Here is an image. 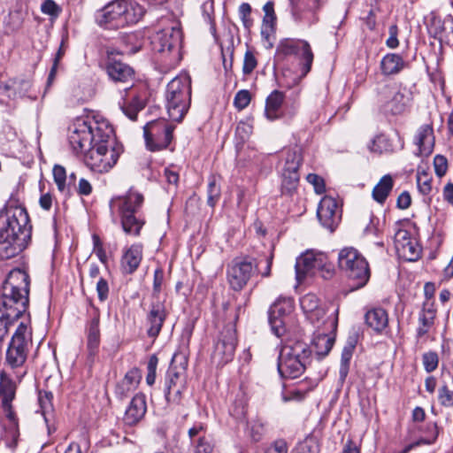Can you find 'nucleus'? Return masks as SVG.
I'll return each instance as SVG.
<instances>
[{"mask_svg": "<svg viewBox=\"0 0 453 453\" xmlns=\"http://www.w3.org/2000/svg\"><path fill=\"white\" fill-rule=\"evenodd\" d=\"M29 276L20 269L10 272L2 287L0 311V343L8 334L11 326L27 311L29 303Z\"/></svg>", "mask_w": 453, "mask_h": 453, "instance_id": "f257e3e1", "label": "nucleus"}, {"mask_svg": "<svg viewBox=\"0 0 453 453\" xmlns=\"http://www.w3.org/2000/svg\"><path fill=\"white\" fill-rule=\"evenodd\" d=\"M32 226L27 210L22 206H6L0 212V257H15L27 245Z\"/></svg>", "mask_w": 453, "mask_h": 453, "instance_id": "f03ea898", "label": "nucleus"}, {"mask_svg": "<svg viewBox=\"0 0 453 453\" xmlns=\"http://www.w3.org/2000/svg\"><path fill=\"white\" fill-rule=\"evenodd\" d=\"M113 127L100 116L77 118L69 127L68 141L75 153H86L95 143L111 142Z\"/></svg>", "mask_w": 453, "mask_h": 453, "instance_id": "7ed1b4c3", "label": "nucleus"}, {"mask_svg": "<svg viewBox=\"0 0 453 453\" xmlns=\"http://www.w3.org/2000/svg\"><path fill=\"white\" fill-rule=\"evenodd\" d=\"M314 55L307 41L285 38V81L289 87L295 86L311 69Z\"/></svg>", "mask_w": 453, "mask_h": 453, "instance_id": "20e7f679", "label": "nucleus"}, {"mask_svg": "<svg viewBox=\"0 0 453 453\" xmlns=\"http://www.w3.org/2000/svg\"><path fill=\"white\" fill-rule=\"evenodd\" d=\"M32 344L31 329L27 323L20 322L8 343L4 363L18 382L27 373V361Z\"/></svg>", "mask_w": 453, "mask_h": 453, "instance_id": "39448f33", "label": "nucleus"}, {"mask_svg": "<svg viewBox=\"0 0 453 453\" xmlns=\"http://www.w3.org/2000/svg\"><path fill=\"white\" fill-rule=\"evenodd\" d=\"M144 12L135 0H113L102 9L97 22L106 29L124 28L138 23Z\"/></svg>", "mask_w": 453, "mask_h": 453, "instance_id": "423d86ee", "label": "nucleus"}, {"mask_svg": "<svg viewBox=\"0 0 453 453\" xmlns=\"http://www.w3.org/2000/svg\"><path fill=\"white\" fill-rule=\"evenodd\" d=\"M143 196L130 189L125 196L114 197L110 202L112 213H118L123 231L127 234L138 236L144 221L136 216L143 203Z\"/></svg>", "mask_w": 453, "mask_h": 453, "instance_id": "0eeeda50", "label": "nucleus"}, {"mask_svg": "<svg viewBox=\"0 0 453 453\" xmlns=\"http://www.w3.org/2000/svg\"><path fill=\"white\" fill-rule=\"evenodd\" d=\"M165 100L169 118L180 122L191 102V80L187 73L176 76L167 84Z\"/></svg>", "mask_w": 453, "mask_h": 453, "instance_id": "6e6552de", "label": "nucleus"}, {"mask_svg": "<svg viewBox=\"0 0 453 453\" xmlns=\"http://www.w3.org/2000/svg\"><path fill=\"white\" fill-rule=\"evenodd\" d=\"M121 152L122 148L117 144L113 135L111 142L98 141V142L95 143L86 151L83 160L91 171L105 173L117 164Z\"/></svg>", "mask_w": 453, "mask_h": 453, "instance_id": "1a4fd4ad", "label": "nucleus"}, {"mask_svg": "<svg viewBox=\"0 0 453 453\" xmlns=\"http://www.w3.org/2000/svg\"><path fill=\"white\" fill-rule=\"evenodd\" d=\"M182 42V32L178 23L171 22L168 26L157 30L151 36V47L155 52L163 54L169 65H176L180 59V50Z\"/></svg>", "mask_w": 453, "mask_h": 453, "instance_id": "9d476101", "label": "nucleus"}, {"mask_svg": "<svg viewBox=\"0 0 453 453\" xmlns=\"http://www.w3.org/2000/svg\"><path fill=\"white\" fill-rule=\"evenodd\" d=\"M339 267L353 281L352 290L366 285L370 279V269L365 258L354 248H344L338 255Z\"/></svg>", "mask_w": 453, "mask_h": 453, "instance_id": "9b49d317", "label": "nucleus"}, {"mask_svg": "<svg viewBox=\"0 0 453 453\" xmlns=\"http://www.w3.org/2000/svg\"><path fill=\"white\" fill-rule=\"evenodd\" d=\"M296 277L301 282L306 276H313L321 273L324 279L333 275V266L328 262L327 256L315 250H308L296 258Z\"/></svg>", "mask_w": 453, "mask_h": 453, "instance_id": "f8f14e48", "label": "nucleus"}, {"mask_svg": "<svg viewBox=\"0 0 453 453\" xmlns=\"http://www.w3.org/2000/svg\"><path fill=\"white\" fill-rule=\"evenodd\" d=\"M309 353L307 344L299 337L285 340V379H296L303 373Z\"/></svg>", "mask_w": 453, "mask_h": 453, "instance_id": "ddd939ff", "label": "nucleus"}, {"mask_svg": "<svg viewBox=\"0 0 453 453\" xmlns=\"http://www.w3.org/2000/svg\"><path fill=\"white\" fill-rule=\"evenodd\" d=\"M173 129L174 127L165 120L149 122L143 128L148 149L151 151L166 149L173 140Z\"/></svg>", "mask_w": 453, "mask_h": 453, "instance_id": "4468645a", "label": "nucleus"}, {"mask_svg": "<svg viewBox=\"0 0 453 453\" xmlns=\"http://www.w3.org/2000/svg\"><path fill=\"white\" fill-rule=\"evenodd\" d=\"M237 344L236 330L234 326L228 325L223 328L214 345L211 360L218 366L231 362L234 356Z\"/></svg>", "mask_w": 453, "mask_h": 453, "instance_id": "2eb2a0df", "label": "nucleus"}, {"mask_svg": "<svg viewBox=\"0 0 453 453\" xmlns=\"http://www.w3.org/2000/svg\"><path fill=\"white\" fill-rule=\"evenodd\" d=\"M379 101L386 112L399 115L405 111L410 98L404 88L394 83L385 85L380 88Z\"/></svg>", "mask_w": 453, "mask_h": 453, "instance_id": "dca6fc26", "label": "nucleus"}, {"mask_svg": "<svg viewBox=\"0 0 453 453\" xmlns=\"http://www.w3.org/2000/svg\"><path fill=\"white\" fill-rule=\"evenodd\" d=\"M104 69L109 78L115 83L131 84L125 88L127 91L133 87L134 81V71L127 64L122 62L118 56L119 53L112 49H108Z\"/></svg>", "mask_w": 453, "mask_h": 453, "instance_id": "f3484780", "label": "nucleus"}, {"mask_svg": "<svg viewBox=\"0 0 453 453\" xmlns=\"http://www.w3.org/2000/svg\"><path fill=\"white\" fill-rule=\"evenodd\" d=\"M290 14L295 21L314 23L318 20V11L327 0H288Z\"/></svg>", "mask_w": 453, "mask_h": 453, "instance_id": "a211bd4d", "label": "nucleus"}, {"mask_svg": "<svg viewBox=\"0 0 453 453\" xmlns=\"http://www.w3.org/2000/svg\"><path fill=\"white\" fill-rule=\"evenodd\" d=\"M255 272L251 260L235 259L227 269V279L230 287L235 290H242L248 283Z\"/></svg>", "mask_w": 453, "mask_h": 453, "instance_id": "6ab92c4d", "label": "nucleus"}, {"mask_svg": "<svg viewBox=\"0 0 453 453\" xmlns=\"http://www.w3.org/2000/svg\"><path fill=\"white\" fill-rule=\"evenodd\" d=\"M188 435L190 441L189 453H212L214 444L203 424H195L188 429Z\"/></svg>", "mask_w": 453, "mask_h": 453, "instance_id": "aec40b11", "label": "nucleus"}, {"mask_svg": "<svg viewBox=\"0 0 453 453\" xmlns=\"http://www.w3.org/2000/svg\"><path fill=\"white\" fill-rule=\"evenodd\" d=\"M317 216L321 225L333 232L341 219L336 200L332 196H324L319 204Z\"/></svg>", "mask_w": 453, "mask_h": 453, "instance_id": "412c9836", "label": "nucleus"}, {"mask_svg": "<svg viewBox=\"0 0 453 453\" xmlns=\"http://www.w3.org/2000/svg\"><path fill=\"white\" fill-rule=\"evenodd\" d=\"M167 315L165 302L156 300L150 303L146 316V323L148 325L147 334L149 337L155 339L158 336Z\"/></svg>", "mask_w": 453, "mask_h": 453, "instance_id": "4be33fe9", "label": "nucleus"}, {"mask_svg": "<svg viewBox=\"0 0 453 453\" xmlns=\"http://www.w3.org/2000/svg\"><path fill=\"white\" fill-rule=\"evenodd\" d=\"M188 357L185 353H174L165 377V390L180 384H186Z\"/></svg>", "mask_w": 453, "mask_h": 453, "instance_id": "5701e85b", "label": "nucleus"}, {"mask_svg": "<svg viewBox=\"0 0 453 453\" xmlns=\"http://www.w3.org/2000/svg\"><path fill=\"white\" fill-rule=\"evenodd\" d=\"M17 385L12 380V374L3 370L0 372V398L5 416L10 420H14V411L12 402L15 398Z\"/></svg>", "mask_w": 453, "mask_h": 453, "instance_id": "b1692460", "label": "nucleus"}, {"mask_svg": "<svg viewBox=\"0 0 453 453\" xmlns=\"http://www.w3.org/2000/svg\"><path fill=\"white\" fill-rule=\"evenodd\" d=\"M335 341V331H326L318 328L311 342V351H313L319 359L326 357L332 349Z\"/></svg>", "mask_w": 453, "mask_h": 453, "instance_id": "393cba45", "label": "nucleus"}, {"mask_svg": "<svg viewBox=\"0 0 453 453\" xmlns=\"http://www.w3.org/2000/svg\"><path fill=\"white\" fill-rule=\"evenodd\" d=\"M415 143L418 146V152H416L418 156L426 157L433 152L434 136L431 125H423L418 128L415 137Z\"/></svg>", "mask_w": 453, "mask_h": 453, "instance_id": "a878e982", "label": "nucleus"}, {"mask_svg": "<svg viewBox=\"0 0 453 453\" xmlns=\"http://www.w3.org/2000/svg\"><path fill=\"white\" fill-rule=\"evenodd\" d=\"M100 316L96 311L95 316L88 323L87 330V349L88 357L93 362L96 356L100 345V329H99Z\"/></svg>", "mask_w": 453, "mask_h": 453, "instance_id": "bb28decb", "label": "nucleus"}, {"mask_svg": "<svg viewBox=\"0 0 453 453\" xmlns=\"http://www.w3.org/2000/svg\"><path fill=\"white\" fill-rule=\"evenodd\" d=\"M436 318V309L434 302H424L423 307L418 313V326L417 328V337L425 336L434 324Z\"/></svg>", "mask_w": 453, "mask_h": 453, "instance_id": "cd10ccee", "label": "nucleus"}, {"mask_svg": "<svg viewBox=\"0 0 453 453\" xmlns=\"http://www.w3.org/2000/svg\"><path fill=\"white\" fill-rule=\"evenodd\" d=\"M302 161L300 148H295L291 160H287L288 166L285 167V188L288 191L296 189L299 181L298 168Z\"/></svg>", "mask_w": 453, "mask_h": 453, "instance_id": "c85d7f7f", "label": "nucleus"}, {"mask_svg": "<svg viewBox=\"0 0 453 453\" xmlns=\"http://www.w3.org/2000/svg\"><path fill=\"white\" fill-rule=\"evenodd\" d=\"M265 116L273 121L283 116V92L274 89L265 99Z\"/></svg>", "mask_w": 453, "mask_h": 453, "instance_id": "c756f323", "label": "nucleus"}, {"mask_svg": "<svg viewBox=\"0 0 453 453\" xmlns=\"http://www.w3.org/2000/svg\"><path fill=\"white\" fill-rule=\"evenodd\" d=\"M147 410L145 396L142 394L135 395L125 413V422L130 426L139 422L145 415Z\"/></svg>", "mask_w": 453, "mask_h": 453, "instance_id": "7c9ffc66", "label": "nucleus"}, {"mask_svg": "<svg viewBox=\"0 0 453 453\" xmlns=\"http://www.w3.org/2000/svg\"><path fill=\"white\" fill-rule=\"evenodd\" d=\"M141 380V374L138 369L129 370L125 377L117 383L115 387L116 396L122 400L126 398L129 393L136 388Z\"/></svg>", "mask_w": 453, "mask_h": 453, "instance_id": "2f4dec72", "label": "nucleus"}, {"mask_svg": "<svg viewBox=\"0 0 453 453\" xmlns=\"http://www.w3.org/2000/svg\"><path fill=\"white\" fill-rule=\"evenodd\" d=\"M263 11L265 15L262 22L261 35L272 45L271 39L274 37L277 19L273 3L271 1L267 2L263 7Z\"/></svg>", "mask_w": 453, "mask_h": 453, "instance_id": "473e14b6", "label": "nucleus"}, {"mask_svg": "<svg viewBox=\"0 0 453 453\" xmlns=\"http://www.w3.org/2000/svg\"><path fill=\"white\" fill-rule=\"evenodd\" d=\"M366 325L376 333H381L388 325V315L382 308L369 310L365 316Z\"/></svg>", "mask_w": 453, "mask_h": 453, "instance_id": "72a5a7b5", "label": "nucleus"}, {"mask_svg": "<svg viewBox=\"0 0 453 453\" xmlns=\"http://www.w3.org/2000/svg\"><path fill=\"white\" fill-rule=\"evenodd\" d=\"M268 321L272 332L277 337H280V330L283 327V303L280 296L271 305L268 311Z\"/></svg>", "mask_w": 453, "mask_h": 453, "instance_id": "f704fd0d", "label": "nucleus"}, {"mask_svg": "<svg viewBox=\"0 0 453 453\" xmlns=\"http://www.w3.org/2000/svg\"><path fill=\"white\" fill-rule=\"evenodd\" d=\"M142 257V247L132 245L121 258V267L126 273H133L139 266Z\"/></svg>", "mask_w": 453, "mask_h": 453, "instance_id": "c9c22d12", "label": "nucleus"}, {"mask_svg": "<svg viewBox=\"0 0 453 453\" xmlns=\"http://www.w3.org/2000/svg\"><path fill=\"white\" fill-rule=\"evenodd\" d=\"M406 66L403 58L395 53L386 54L380 61V70L384 75H395L399 73Z\"/></svg>", "mask_w": 453, "mask_h": 453, "instance_id": "e433bc0d", "label": "nucleus"}, {"mask_svg": "<svg viewBox=\"0 0 453 453\" xmlns=\"http://www.w3.org/2000/svg\"><path fill=\"white\" fill-rule=\"evenodd\" d=\"M326 304H322L314 311L310 313L307 316V319L312 324H319L318 328H319V325L325 327L324 330L326 331H335L337 326V319H331L329 317H326Z\"/></svg>", "mask_w": 453, "mask_h": 453, "instance_id": "4c0bfd02", "label": "nucleus"}, {"mask_svg": "<svg viewBox=\"0 0 453 453\" xmlns=\"http://www.w3.org/2000/svg\"><path fill=\"white\" fill-rule=\"evenodd\" d=\"M394 186V181L390 174L384 175L372 189V198L382 204L388 198Z\"/></svg>", "mask_w": 453, "mask_h": 453, "instance_id": "58836bf2", "label": "nucleus"}, {"mask_svg": "<svg viewBox=\"0 0 453 453\" xmlns=\"http://www.w3.org/2000/svg\"><path fill=\"white\" fill-rule=\"evenodd\" d=\"M355 347L356 341L354 339L349 338L342 351L341 365L339 370L340 380L342 381L345 380L349 373V361L352 357Z\"/></svg>", "mask_w": 453, "mask_h": 453, "instance_id": "ea45409f", "label": "nucleus"}, {"mask_svg": "<svg viewBox=\"0 0 453 453\" xmlns=\"http://www.w3.org/2000/svg\"><path fill=\"white\" fill-rule=\"evenodd\" d=\"M221 196V188L219 184V177L211 175L207 188V204L213 208Z\"/></svg>", "mask_w": 453, "mask_h": 453, "instance_id": "a19ab883", "label": "nucleus"}, {"mask_svg": "<svg viewBox=\"0 0 453 453\" xmlns=\"http://www.w3.org/2000/svg\"><path fill=\"white\" fill-rule=\"evenodd\" d=\"M432 180L433 177L425 170L418 169L417 172V186L418 191L423 196H429L432 192Z\"/></svg>", "mask_w": 453, "mask_h": 453, "instance_id": "79ce46f5", "label": "nucleus"}, {"mask_svg": "<svg viewBox=\"0 0 453 453\" xmlns=\"http://www.w3.org/2000/svg\"><path fill=\"white\" fill-rule=\"evenodd\" d=\"M396 252L405 260L416 261L419 257L420 250L416 242L411 240L409 242L404 244V246H401Z\"/></svg>", "mask_w": 453, "mask_h": 453, "instance_id": "37998d69", "label": "nucleus"}, {"mask_svg": "<svg viewBox=\"0 0 453 453\" xmlns=\"http://www.w3.org/2000/svg\"><path fill=\"white\" fill-rule=\"evenodd\" d=\"M53 395L50 391H39L38 403L41 408V412L44 417L45 421H48L47 414H50L53 411L52 403Z\"/></svg>", "mask_w": 453, "mask_h": 453, "instance_id": "c03bdc74", "label": "nucleus"}, {"mask_svg": "<svg viewBox=\"0 0 453 453\" xmlns=\"http://www.w3.org/2000/svg\"><path fill=\"white\" fill-rule=\"evenodd\" d=\"M144 108V102L142 98L134 96L132 101L128 104V105H122V111L127 115L130 119L135 120L137 117V113Z\"/></svg>", "mask_w": 453, "mask_h": 453, "instance_id": "a18cd8bd", "label": "nucleus"}, {"mask_svg": "<svg viewBox=\"0 0 453 453\" xmlns=\"http://www.w3.org/2000/svg\"><path fill=\"white\" fill-rule=\"evenodd\" d=\"M301 307L306 317L322 305L319 299L314 294H307L300 300Z\"/></svg>", "mask_w": 453, "mask_h": 453, "instance_id": "49530a36", "label": "nucleus"}, {"mask_svg": "<svg viewBox=\"0 0 453 453\" xmlns=\"http://www.w3.org/2000/svg\"><path fill=\"white\" fill-rule=\"evenodd\" d=\"M253 132V125L250 120L240 121L235 129V135L241 141L245 142L249 140Z\"/></svg>", "mask_w": 453, "mask_h": 453, "instance_id": "de8ad7c7", "label": "nucleus"}, {"mask_svg": "<svg viewBox=\"0 0 453 453\" xmlns=\"http://www.w3.org/2000/svg\"><path fill=\"white\" fill-rule=\"evenodd\" d=\"M438 434L439 432L436 424L428 423L426 426V434L416 442V445L433 444L436 441Z\"/></svg>", "mask_w": 453, "mask_h": 453, "instance_id": "09e8293b", "label": "nucleus"}, {"mask_svg": "<svg viewBox=\"0 0 453 453\" xmlns=\"http://www.w3.org/2000/svg\"><path fill=\"white\" fill-rule=\"evenodd\" d=\"M389 147L388 139L384 135H378L372 141L369 150L372 152L381 154L389 150Z\"/></svg>", "mask_w": 453, "mask_h": 453, "instance_id": "8fccbe9b", "label": "nucleus"}, {"mask_svg": "<svg viewBox=\"0 0 453 453\" xmlns=\"http://www.w3.org/2000/svg\"><path fill=\"white\" fill-rule=\"evenodd\" d=\"M250 92L247 89H242L236 93L234 98V105L237 110L242 111L250 104Z\"/></svg>", "mask_w": 453, "mask_h": 453, "instance_id": "3c124183", "label": "nucleus"}, {"mask_svg": "<svg viewBox=\"0 0 453 453\" xmlns=\"http://www.w3.org/2000/svg\"><path fill=\"white\" fill-rule=\"evenodd\" d=\"M186 388V384H180L165 390V398L169 403L179 404L182 398V393Z\"/></svg>", "mask_w": 453, "mask_h": 453, "instance_id": "603ef678", "label": "nucleus"}, {"mask_svg": "<svg viewBox=\"0 0 453 453\" xmlns=\"http://www.w3.org/2000/svg\"><path fill=\"white\" fill-rule=\"evenodd\" d=\"M257 65V61L253 51L248 50L244 54L242 72L250 74Z\"/></svg>", "mask_w": 453, "mask_h": 453, "instance_id": "864d4df0", "label": "nucleus"}, {"mask_svg": "<svg viewBox=\"0 0 453 453\" xmlns=\"http://www.w3.org/2000/svg\"><path fill=\"white\" fill-rule=\"evenodd\" d=\"M53 178L59 191L63 192L65 188L66 173L65 169L58 165L53 167Z\"/></svg>", "mask_w": 453, "mask_h": 453, "instance_id": "5fc2aeb1", "label": "nucleus"}, {"mask_svg": "<svg viewBox=\"0 0 453 453\" xmlns=\"http://www.w3.org/2000/svg\"><path fill=\"white\" fill-rule=\"evenodd\" d=\"M411 240H412L411 238V234L407 230L403 228H397L394 235V243L395 250L397 251L401 246H404V244L409 242Z\"/></svg>", "mask_w": 453, "mask_h": 453, "instance_id": "6e6d98bb", "label": "nucleus"}, {"mask_svg": "<svg viewBox=\"0 0 453 453\" xmlns=\"http://www.w3.org/2000/svg\"><path fill=\"white\" fill-rule=\"evenodd\" d=\"M158 364V358L156 355L150 356L148 365H147V376L146 382L148 385L151 386L155 383L156 380V371Z\"/></svg>", "mask_w": 453, "mask_h": 453, "instance_id": "4d7b16f0", "label": "nucleus"}, {"mask_svg": "<svg viewBox=\"0 0 453 453\" xmlns=\"http://www.w3.org/2000/svg\"><path fill=\"white\" fill-rule=\"evenodd\" d=\"M438 399L441 405L453 407V391L449 390L446 385L439 388Z\"/></svg>", "mask_w": 453, "mask_h": 453, "instance_id": "13d9d810", "label": "nucleus"}, {"mask_svg": "<svg viewBox=\"0 0 453 453\" xmlns=\"http://www.w3.org/2000/svg\"><path fill=\"white\" fill-rule=\"evenodd\" d=\"M423 365L427 372H431L437 368L438 356L435 352H427L423 355Z\"/></svg>", "mask_w": 453, "mask_h": 453, "instance_id": "bf43d9fd", "label": "nucleus"}, {"mask_svg": "<svg viewBox=\"0 0 453 453\" xmlns=\"http://www.w3.org/2000/svg\"><path fill=\"white\" fill-rule=\"evenodd\" d=\"M42 13L51 17H58L61 12L60 7L53 0H45L41 5Z\"/></svg>", "mask_w": 453, "mask_h": 453, "instance_id": "052dcab7", "label": "nucleus"}, {"mask_svg": "<svg viewBox=\"0 0 453 453\" xmlns=\"http://www.w3.org/2000/svg\"><path fill=\"white\" fill-rule=\"evenodd\" d=\"M434 172L438 177L445 175L448 170V161L444 156L436 155L434 158Z\"/></svg>", "mask_w": 453, "mask_h": 453, "instance_id": "680f3d73", "label": "nucleus"}, {"mask_svg": "<svg viewBox=\"0 0 453 453\" xmlns=\"http://www.w3.org/2000/svg\"><path fill=\"white\" fill-rule=\"evenodd\" d=\"M306 179L307 181L314 187L315 192L317 194L320 195L325 192V181L322 177L315 173H309Z\"/></svg>", "mask_w": 453, "mask_h": 453, "instance_id": "e2e57ef3", "label": "nucleus"}, {"mask_svg": "<svg viewBox=\"0 0 453 453\" xmlns=\"http://www.w3.org/2000/svg\"><path fill=\"white\" fill-rule=\"evenodd\" d=\"M398 27L396 24H392L388 28L389 36L386 41V45L389 49H395L399 46L398 41Z\"/></svg>", "mask_w": 453, "mask_h": 453, "instance_id": "0e129e2a", "label": "nucleus"}, {"mask_svg": "<svg viewBox=\"0 0 453 453\" xmlns=\"http://www.w3.org/2000/svg\"><path fill=\"white\" fill-rule=\"evenodd\" d=\"M96 292L100 302L107 300L109 296V285L106 280L100 278L96 283Z\"/></svg>", "mask_w": 453, "mask_h": 453, "instance_id": "69168bd1", "label": "nucleus"}, {"mask_svg": "<svg viewBox=\"0 0 453 453\" xmlns=\"http://www.w3.org/2000/svg\"><path fill=\"white\" fill-rule=\"evenodd\" d=\"M251 12V7L249 4L243 3L239 7V13L241 16V19L243 22V25L246 28H250V27L252 25V21L250 18Z\"/></svg>", "mask_w": 453, "mask_h": 453, "instance_id": "338daca9", "label": "nucleus"}, {"mask_svg": "<svg viewBox=\"0 0 453 453\" xmlns=\"http://www.w3.org/2000/svg\"><path fill=\"white\" fill-rule=\"evenodd\" d=\"M265 433V426L262 422L259 420H256L250 426V436L254 441H258L261 440L263 434Z\"/></svg>", "mask_w": 453, "mask_h": 453, "instance_id": "774afa93", "label": "nucleus"}]
</instances>
